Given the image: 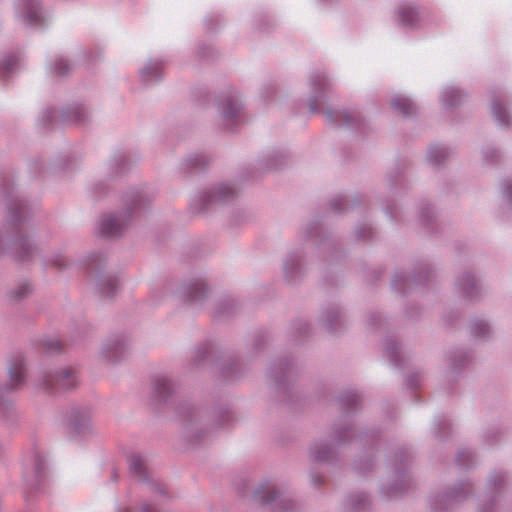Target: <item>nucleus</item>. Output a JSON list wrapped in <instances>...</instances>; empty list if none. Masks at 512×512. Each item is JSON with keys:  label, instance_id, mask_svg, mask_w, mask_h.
<instances>
[{"label": "nucleus", "instance_id": "obj_1", "mask_svg": "<svg viewBox=\"0 0 512 512\" xmlns=\"http://www.w3.org/2000/svg\"><path fill=\"white\" fill-rule=\"evenodd\" d=\"M77 383L76 376L71 369L65 368L58 372L54 377L49 378L45 385L53 390H62L73 388Z\"/></svg>", "mask_w": 512, "mask_h": 512}, {"label": "nucleus", "instance_id": "obj_2", "mask_svg": "<svg viewBox=\"0 0 512 512\" xmlns=\"http://www.w3.org/2000/svg\"><path fill=\"white\" fill-rule=\"evenodd\" d=\"M123 225L119 222V219L114 216L103 217L100 224V231L104 236L112 237L120 234Z\"/></svg>", "mask_w": 512, "mask_h": 512}, {"label": "nucleus", "instance_id": "obj_3", "mask_svg": "<svg viewBox=\"0 0 512 512\" xmlns=\"http://www.w3.org/2000/svg\"><path fill=\"white\" fill-rule=\"evenodd\" d=\"M418 18V12L412 7L404 6L399 11V19L403 24L414 25Z\"/></svg>", "mask_w": 512, "mask_h": 512}, {"label": "nucleus", "instance_id": "obj_4", "mask_svg": "<svg viewBox=\"0 0 512 512\" xmlns=\"http://www.w3.org/2000/svg\"><path fill=\"white\" fill-rule=\"evenodd\" d=\"M392 106L404 115H409L413 111L412 103L404 97H396L393 99Z\"/></svg>", "mask_w": 512, "mask_h": 512}, {"label": "nucleus", "instance_id": "obj_5", "mask_svg": "<svg viewBox=\"0 0 512 512\" xmlns=\"http://www.w3.org/2000/svg\"><path fill=\"white\" fill-rule=\"evenodd\" d=\"M9 375L11 378V381L18 385L22 382L24 379V369L21 362L15 363L10 369H9Z\"/></svg>", "mask_w": 512, "mask_h": 512}, {"label": "nucleus", "instance_id": "obj_6", "mask_svg": "<svg viewBox=\"0 0 512 512\" xmlns=\"http://www.w3.org/2000/svg\"><path fill=\"white\" fill-rule=\"evenodd\" d=\"M493 113H494L496 119L501 124H508L507 113H506L505 109L502 106H500L499 104H495L493 106Z\"/></svg>", "mask_w": 512, "mask_h": 512}, {"label": "nucleus", "instance_id": "obj_7", "mask_svg": "<svg viewBox=\"0 0 512 512\" xmlns=\"http://www.w3.org/2000/svg\"><path fill=\"white\" fill-rule=\"evenodd\" d=\"M130 468L133 472L140 475L143 471V461L139 457H132L130 459Z\"/></svg>", "mask_w": 512, "mask_h": 512}, {"label": "nucleus", "instance_id": "obj_8", "mask_svg": "<svg viewBox=\"0 0 512 512\" xmlns=\"http://www.w3.org/2000/svg\"><path fill=\"white\" fill-rule=\"evenodd\" d=\"M267 490H268V496L267 495H262L261 496V499L263 502H269V501H272L275 497V491H274V488L272 487H267Z\"/></svg>", "mask_w": 512, "mask_h": 512}, {"label": "nucleus", "instance_id": "obj_9", "mask_svg": "<svg viewBox=\"0 0 512 512\" xmlns=\"http://www.w3.org/2000/svg\"><path fill=\"white\" fill-rule=\"evenodd\" d=\"M55 69L58 74H64L68 70V65L61 61L56 65Z\"/></svg>", "mask_w": 512, "mask_h": 512}, {"label": "nucleus", "instance_id": "obj_10", "mask_svg": "<svg viewBox=\"0 0 512 512\" xmlns=\"http://www.w3.org/2000/svg\"><path fill=\"white\" fill-rule=\"evenodd\" d=\"M28 20H29V23H31V24H37L39 21V16H38L37 12L32 11L28 16Z\"/></svg>", "mask_w": 512, "mask_h": 512}, {"label": "nucleus", "instance_id": "obj_11", "mask_svg": "<svg viewBox=\"0 0 512 512\" xmlns=\"http://www.w3.org/2000/svg\"><path fill=\"white\" fill-rule=\"evenodd\" d=\"M23 290H24V292H21V291L16 292V297L17 298L23 297L28 292L29 287L26 285V286L23 287Z\"/></svg>", "mask_w": 512, "mask_h": 512}, {"label": "nucleus", "instance_id": "obj_12", "mask_svg": "<svg viewBox=\"0 0 512 512\" xmlns=\"http://www.w3.org/2000/svg\"><path fill=\"white\" fill-rule=\"evenodd\" d=\"M158 384H159V386L161 385V386H163V387H165V388H166V386H167V381H166L165 379H162L161 381H159V383H158Z\"/></svg>", "mask_w": 512, "mask_h": 512}, {"label": "nucleus", "instance_id": "obj_13", "mask_svg": "<svg viewBox=\"0 0 512 512\" xmlns=\"http://www.w3.org/2000/svg\"><path fill=\"white\" fill-rule=\"evenodd\" d=\"M229 109H230L231 113H236V111H237V109L233 105H231L229 107Z\"/></svg>", "mask_w": 512, "mask_h": 512}, {"label": "nucleus", "instance_id": "obj_14", "mask_svg": "<svg viewBox=\"0 0 512 512\" xmlns=\"http://www.w3.org/2000/svg\"><path fill=\"white\" fill-rule=\"evenodd\" d=\"M159 394H163L164 391L160 389V387L157 388Z\"/></svg>", "mask_w": 512, "mask_h": 512}, {"label": "nucleus", "instance_id": "obj_15", "mask_svg": "<svg viewBox=\"0 0 512 512\" xmlns=\"http://www.w3.org/2000/svg\"><path fill=\"white\" fill-rule=\"evenodd\" d=\"M148 512H150V511H148Z\"/></svg>", "mask_w": 512, "mask_h": 512}]
</instances>
